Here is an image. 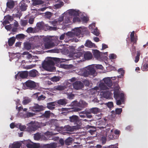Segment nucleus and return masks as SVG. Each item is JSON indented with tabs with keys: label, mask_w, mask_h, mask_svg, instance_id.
I'll return each instance as SVG.
<instances>
[{
	"label": "nucleus",
	"mask_w": 148,
	"mask_h": 148,
	"mask_svg": "<svg viewBox=\"0 0 148 148\" xmlns=\"http://www.w3.org/2000/svg\"><path fill=\"white\" fill-rule=\"evenodd\" d=\"M104 82V83H101L100 84V86L103 89H106L107 87L105 86V85L106 84L109 87H110L112 85V81L109 77L105 78L103 79Z\"/></svg>",
	"instance_id": "8"
},
{
	"label": "nucleus",
	"mask_w": 148,
	"mask_h": 148,
	"mask_svg": "<svg viewBox=\"0 0 148 148\" xmlns=\"http://www.w3.org/2000/svg\"><path fill=\"white\" fill-rule=\"evenodd\" d=\"M46 98V97L43 95H39L38 97L37 100L38 101L41 100H43Z\"/></svg>",
	"instance_id": "52"
},
{
	"label": "nucleus",
	"mask_w": 148,
	"mask_h": 148,
	"mask_svg": "<svg viewBox=\"0 0 148 148\" xmlns=\"http://www.w3.org/2000/svg\"><path fill=\"white\" fill-rule=\"evenodd\" d=\"M21 22V25L23 26H25L28 23L27 21L26 20H22Z\"/></svg>",
	"instance_id": "50"
},
{
	"label": "nucleus",
	"mask_w": 148,
	"mask_h": 148,
	"mask_svg": "<svg viewBox=\"0 0 148 148\" xmlns=\"http://www.w3.org/2000/svg\"><path fill=\"white\" fill-rule=\"evenodd\" d=\"M118 71L119 73L121 74V75H124L125 73V71H124L123 69L120 68L118 70Z\"/></svg>",
	"instance_id": "54"
},
{
	"label": "nucleus",
	"mask_w": 148,
	"mask_h": 148,
	"mask_svg": "<svg viewBox=\"0 0 148 148\" xmlns=\"http://www.w3.org/2000/svg\"><path fill=\"white\" fill-rule=\"evenodd\" d=\"M84 58L86 60H90L91 59L92 57V55L91 53L89 51L86 52L84 55Z\"/></svg>",
	"instance_id": "17"
},
{
	"label": "nucleus",
	"mask_w": 148,
	"mask_h": 148,
	"mask_svg": "<svg viewBox=\"0 0 148 148\" xmlns=\"http://www.w3.org/2000/svg\"><path fill=\"white\" fill-rule=\"evenodd\" d=\"M91 113L94 114H97L99 111V109L97 108H93L90 109Z\"/></svg>",
	"instance_id": "38"
},
{
	"label": "nucleus",
	"mask_w": 148,
	"mask_h": 148,
	"mask_svg": "<svg viewBox=\"0 0 148 148\" xmlns=\"http://www.w3.org/2000/svg\"><path fill=\"white\" fill-rule=\"evenodd\" d=\"M37 72L35 70H32L29 72V76L30 77H35L36 76Z\"/></svg>",
	"instance_id": "25"
},
{
	"label": "nucleus",
	"mask_w": 148,
	"mask_h": 148,
	"mask_svg": "<svg viewBox=\"0 0 148 148\" xmlns=\"http://www.w3.org/2000/svg\"><path fill=\"white\" fill-rule=\"evenodd\" d=\"M4 18L5 20L12 21L13 20V18L12 16L9 15H6L4 17Z\"/></svg>",
	"instance_id": "44"
},
{
	"label": "nucleus",
	"mask_w": 148,
	"mask_h": 148,
	"mask_svg": "<svg viewBox=\"0 0 148 148\" xmlns=\"http://www.w3.org/2000/svg\"><path fill=\"white\" fill-rule=\"evenodd\" d=\"M34 21V19L33 18H30L29 20V23L30 24H32L33 23Z\"/></svg>",
	"instance_id": "62"
},
{
	"label": "nucleus",
	"mask_w": 148,
	"mask_h": 148,
	"mask_svg": "<svg viewBox=\"0 0 148 148\" xmlns=\"http://www.w3.org/2000/svg\"><path fill=\"white\" fill-rule=\"evenodd\" d=\"M84 45L86 47L91 48L95 45V44L92 43L90 41L88 40L86 41Z\"/></svg>",
	"instance_id": "31"
},
{
	"label": "nucleus",
	"mask_w": 148,
	"mask_h": 148,
	"mask_svg": "<svg viewBox=\"0 0 148 148\" xmlns=\"http://www.w3.org/2000/svg\"><path fill=\"white\" fill-rule=\"evenodd\" d=\"M31 101V100L29 97H25L24 98L22 101V103L23 105H26L30 103Z\"/></svg>",
	"instance_id": "30"
},
{
	"label": "nucleus",
	"mask_w": 148,
	"mask_h": 148,
	"mask_svg": "<svg viewBox=\"0 0 148 148\" xmlns=\"http://www.w3.org/2000/svg\"><path fill=\"white\" fill-rule=\"evenodd\" d=\"M71 106L73 107L77 106L82 108H84L87 105V103L84 101L82 100H80L79 102L77 101H74L71 103Z\"/></svg>",
	"instance_id": "7"
},
{
	"label": "nucleus",
	"mask_w": 148,
	"mask_h": 148,
	"mask_svg": "<svg viewBox=\"0 0 148 148\" xmlns=\"http://www.w3.org/2000/svg\"><path fill=\"white\" fill-rule=\"evenodd\" d=\"M19 5L20 9L22 11H25L26 10L27 5L25 3V1L24 0H22L20 2Z\"/></svg>",
	"instance_id": "16"
},
{
	"label": "nucleus",
	"mask_w": 148,
	"mask_h": 148,
	"mask_svg": "<svg viewBox=\"0 0 148 148\" xmlns=\"http://www.w3.org/2000/svg\"><path fill=\"white\" fill-rule=\"evenodd\" d=\"M45 148H56V146L54 143H51L50 144L46 145L45 146Z\"/></svg>",
	"instance_id": "37"
},
{
	"label": "nucleus",
	"mask_w": 148,
	"mask_h": 148,
	"mask_svg": "<svg viewBox=\"0 0 148 148\" xmlns=\"http://www.w3.org/2000/svg\"><path fill=\"white\" fill-rule=\"evenodd\" d=\"M94 57L97 60L100 59L101 58V53L98 50H95L93 52Z\"/></svg>",
	"instance_id": "20"
},
{
	"label": "nucleus",
	"mask_w": 148,
	"mask_h": 148,
	"mask_svg": "<svg viewBox=\"0 0 148 148\" xmlns=\"http://www.w3.org/2000/svg\"><path fill=\"white\" fill-rule=\"evenodd\" d=\"M28 75V72L27 71H19L15 75V78L18 79L20 77L22 78H27Z\"/></svg>",
	"instance_id": "9"
},
{
	"label": "nucleus",
	"mask_w": 148,
	"mask_h": 148,
	"mask_svg": "<svg viewBox=\"0 0 148 148\" xmlns=\"http://www.w3.org/2000/svg\"><path fill=\"white\" fill-rule=\"evenodd\" d=\"M40 94V92H37L33 95V96L36 98H38L39 95Z\"/></svg>",
	"instance_id": "61"
},
{
	"label": "nucleus",
	"mask_w": 148,
	"mask_h": 148,
	"mask_svg": "<svg viewBox=\"0 0 148 148\" xmlns=\"http://www.w3.org/2000/svg\"><path fill=\"white\" fill-rule=\"evenodd\" d=\"M16 38L14 37H12L10 38L8 40V44L10 46H12L14 43Z\"/></svg>",
	"instance_id": "24"
},
{
	"label": "nucleus",
	"mask_w": 148,
	"mask_h": 148,
	"mask_svg": "<svg viewBox=\"0 0 148 148\" xmlns=\"http://www.w3.org/2000/svg\"><path fill=\"white\" fill-rule=\"evenodd\" d=\"M73 21L74 22H80V20L79 18L76 16L73 18Z\"/></svg>",
	"instance_id": "56"
},
{
	"label": "nucleus",
	"mask_w": 148,
	"mask_h": 148,
	"mask_svg": "<svg viewBox=\"0 0 148 148\" xmlns=\"http://www.w3.org/2000/svg\"><path fill=\"white\" fill-rule=\"evenodd\" d=\"M5 28L8 30H10L12 28L11 25L10 24L8 25H5Z\"/></svg>",
	"instance_id": "59"
},
{
	"label": "nucleus",
	"mask_w": 148,
	"mask_h": 148,
	"mask_svg": "<svg viewBox=\"0 0 148 148\" xmlns=\"http://www.w3.org/2000/svg\"><path fill=\"white\" fill-rule=\"evenodd\" d=\"M54 89L56 90H61L64 89V86H63L58 85L54 86L53 88Z\"/></svg>",
	"instance_id": "36"
},
{
	"label": "nucleus",
	"mask_w": 148,
	"mask_h": 148,
	"mask_svg": "<svg viewBox=\"0 0 148 148\" xmlns=\"http://www.w3.org/2000/svg\"><path fill=\"white\" fill-rule=\"evenodd\" d=\"M56 102H51L48 103H47V108L51 110H52L54 109L56 106Z\"/></svg>",
	"instance_id": "18"
},
{
	"label": "nucleus",
	"mask_w": 148,
	"mask_h": 148,
	"mask_svg": "<svg viewBox=\"0 0 148 148\" xmlns=\"http://www.w3.org/2000/svg\"><path fill=\"white\" fill-rule=\"evenodd\" d=\"M21 145L20 143H17L13 144L12 148H20Z\"/></svg>",
	"instance_id": "49"
},
{
	"label": "nucleus",
	"mask_w": 148,
	"mask_h": 148,
	"mask_svg": "<svg viewBox=\"0 0 148 148\" xmlns=\"http://www.w3.org/2000/svg\"><path fill=\"white\" fill-rule=\"evenodd\" d=\"M73 85L74 88L76 90L81 89L84 87L83 84L80 81H77L73 83Z\"/></svg>",
	"instance_id": "13"
},
{
	"label": "nucleus",
	"mask_w": 148,
	"mask_h": 148,
	"mask_svg": "<svg viewBox=\"0 0 148 148\" xmlns=\"http://www.w3.org/2000/svg\"><path fill=\"white\" fill-rule=\"evenodd\" d=\"M45 107L43 106H40L38 104H35L31 108L32 110L35 112H38L45 110Z\"/></svg>",
	"instance_id": "10"
},
{
	"label": "nucleus",
	"mask_w": 148,
	"mask_h": 148,
	"mask_svg": "<svg viewBox=\"0 0 148 148\" xmlns=\"http://www.w3.org/2000/svg\"><path fill=\"white\" fill-rule=\"evenodd\" d=\"M33 5L34 6L42 4L44 3V1L41 0H33Z\"/></svg>",
	"instance_id": "28"
},
{
	"label": "nucleus",
	"mask_w": 148,
	"mask_h": 148,
	"mask_svg": "<svg viewBox=\"0 0 148 148\" xmlns=\"http://www.w3.org/2000/svg\"><path fill=\"white\" fill-rule=\"evenodd\" d=\"M36 25L37 29H38V31L41 29L45 30H52L53 28H54L53 27L48 25L47 24H45V23L42 22L38 23Z\"/></svg>",
	"instance_id": "5"
},
{
	"label": "nucleus",
	"mask_w": 148,
	"mask_h": 148,
	"mask_svg": "<svg viewBox=\"0 0 148 148\" xmlns=\"http://www.w3.org/2000/svg\"><path fill=\"white\" fill-rule=\"evenodd\" d=\"M114 97L116 100V104L118 105L121 104V102L124 101V95L123 93L120 92L119 89H115L114 92Z\"/></svg>",
	"instance_id": "2"
},
{
	"label": "nucleus",
	"mask_w": 148,
	"mask_h": 148,
	"mask_svg": "<svg viewBox=\"0 0 148 148\" xmlns=\"http://www.w3.org/2000/svg\"><path fill=\"white\" fill-rule=\"evenodd\" d=\"M72 141V138L71 137H69L65 140V143L66 145H69L71 144Z\"/></svg>",
	"instance_id": "33"
},
{
	"label": "nucleus",
	"mask_w": 148,
	"mask_h": 148,
	"mask_svg": "<svg viewBox=\"0 0 148 148\" xmlns=\"http://www.w3.org/2000/svg\"><path fill=\"white\" fill-rule=\"evenodd\" d=\"M40 135L39 133H36L34 134V138L35 140H39L40 139Z\"/></svg>",
	"instance_id": "47"
},
{
	"label": "nucleus",
	"mask_w": 148,
	"mask_h": 148,
	"mask_svg": "<svg viewBox=\"0 0 148 148\" xmlns=\"http://www.w3.org/2000/svg\"><path fill=\"white\" fill-rule=\"evenodd\" d=\"M63 59L56 58H51V59L44 61L42 63V66L45 70L51 71L53 70V66L55 63H60L62 62Z\"/></svg>",
	"instance_id": "1"
},
{
	"label": "nucleus",
	"mask_w": 148,
	"mask_h": 148,
	"mask_svg": "<svg viewBox=\"0 0 148 148\" xmlns=\"http://www.w3.org/2000/svg\"><path fill=\"white\" fill-rule=\"evenodd\" d=\"M75 56L77 58H80V57L82 56L83 54L82 52L78 51L75 53Z\"/></svg>",
	"instance_id": "43"
},
{
	"label": "nucleus",
	"mask_w": 148,
	"mask_h": 148,
	"mask_svg": "<svg viewBox=\"0 0 148 148\" xmlns=\"http://www.w3.org/2000/svg\"><path fill=\"white\" fill-rule=\"evenodd\" d=\"M130 38L131 42L133 43V44L136 45L137 44V42L138 40L137 36L135 35V37Z\"/></svg>",
	"instance_id": "35"
},
{
	"label": "nucleus",
	"mask_w": 148,
	"mask_h": 148,
	"mask_svg": "<svg viewBox=\"0 0 148 148\" xmlns=\"http://www.w3.org/2000/svg\"><path fill=\"white\" fill-rule=\"evenodd\" d=\"M23 88L24 89H28L30 90L35 89L36 88V83L33 81L28 80L23 84Z\"/></svg>",
	"instance_id": "4"
},
{
	"label": "nucleus",
	"mask_w": 148,
	"mask_h": 148,
	"mask_svg": "<svg viewBox=\"0 0 148 148\" xmlns=\"http://www.w3.org/2000/svg\"><path fill=\"white\" fill-rule=\"evenodd\" d=\"M107 136V134L106 133V134H103L101 138V140L102 141L103 144H104L106 142V137Z\"/></svg>",
	"instance_id": "39"
},
{
	"label": "nucleus",
	"mask_w": 148,
	"mask_h": 148,
	"mask_svg": "<svg viewBox=\"0 0 148 148\" xmlns=\"http://www.w3.org/2000/svg\"><path fill=\"white\" fill-rule=\"evenodd\" d=\"M64 4L63 2H60L58 3H57L55 5V7L56 8H61Z\"/></svg>",
	"instance_id": "46"
},
{
	"label": "nucleus",
	"mask_w": 148,
	"mask_h": 148,
	"mask_svg": "<svg viewBox=\"0 0 148 148\" xmlns=\"http://www.w3.org/2000/svg\"><path fill=\"white\" fill-rule=\"evenodd\" d=\"M58 104L62 106H65L67 103V100L65 99H61L57 101Z\"/></svg>",
	"instance_id": "21"
},
{
	"label": "nucleus",
	"mask_w": 148,
	"mask_h": 148,
	"mask_svg": "<svg viewBox=\"0 0 148 148\" xmlns=\"http://www.w3.org/2000/svg\"><path fill=\"white\" fill-rule=\"evenodd\" d=\"M61 77L60 76H54L51 77L50 80L53 82H57L59 81L61 79Z\"/></svg>",
	"instance_id": "32"
},
{
	"label": "nucleus",
	"mask_w": 148,
	"mask_h": 148,
	"mask_svg": "<svg viewBox=\"0 0 148 148\" xmlns=\"http://www.w3.org/2000/svg\"><path fill=\"white\" fill-rule=\"evenodd\" d=\"M69 13L71 15L75 16L78 15V13L73 9H71L69 11Z\"/></svg>",
	"instance_id": "41"
},
{
	"label": "nucleus",
	"mask_w": 148,
	"mask_h": 148,
	"mask_svg": "<svg viewBox=\"0 0 148 148\" xmlns=\"http://www.w3.org/2000/svg\"><path fill=\"white\" fill-rule=\"evenodd\" d=\"M116 56L114 54H112L109 56V57L110 59H114L115 58Z\"/></svg>",
	"instance_id": "64"
},
{
	"label": "nucleus",
	"mask_w": 148,
	"mask_h": 148,
	"mask_svg": "<svg viewBox=\"0 0 148 148\" xmlns=\"http://www.w3.org/2000/svg\"><path fill=\"white\" fill-rule=\"evenodd\" d=\"M64 129L66 131L70 132H72L74 131V130H76L78 129L76 128H75V127H74V126L73 127H71L69 125L65 126Z\"/></svg>",
	"instance_id": "19"
},
{
	"label": "nucleus",
	"mask_w": 148,
	"mask_h": 148,
	"mask_svg": "<svg viewBox=\"0 0 148 148\" xmlns=\"http://www.w3.org/2000/svg\"><path fill=\"white\" fill-rule=\"evenodd\" d=\"M87 127L88 128H91L88 130V132L90 133L92 135H93L94 134H95L96 132V129L95 127L90 125H87Z\"/></svg>",
	"instance_id": "22"
},
{
	"label": "nucleus",
	"mask_w": 148,
	"mask_h": 148,
	"mask_svg": "<svg viewBox=\"0 0 148 148\" xmlns=\"http://www.w3.org/2000/svg\"><path fill=\"white\" fill-rule=\"evenodd\" d=\"M25 35L23 34H19L16 36V37L17 39H23L25 38Z\"/></svg>",
	"instance_id": "45"
},
{
	"label": "nucleus",
	"mask_w": 148,
	"mask_h": 148,
	"mask_svg": "<svg viewBox=\"0 0 148 148\" xmlns=\"http://www.w3.org/2000/svg\"><path fill=\"white\" fill-rule=\"evenodd\" d=\"M45 40L47 41V42L45 43V47L46 48L50 49L54 46V43L51 41L49 39L46 38Z\"/></svg>",
	"instance_id": "14"
},
{
	"label": "nucleus",
	"mask_w": 148,
	"mask_h": 148,
	"mask_svg": "<svg viewBox=\"0 0 148 148\" xmlns=\"http://www.w3.org/2000/svg\"><path fill=\"white\" fill-rule=\"evenodd\" d=\"M7 6L10 9L13 8L14 5V2L13 1H8L6 3Z\"/></svg>",
	"instance_id": "29"
},
{
	"label": "nucleus",
	"mask_w": 148,
	"mask_h": 148,
	"mask_svg": "<svg viewBox=\"0 0 148 148\" xmlns=\"http://www.w3.org/2000/svg\"><path fill=\"white\" fill-rule=\"evenodd\" d=\"M45 139H46L47 140H50L51 139H52V136L50 135H49L48 136L46 135V136L45 137Z\"/></svg>",
	"instance_id": "60"
},
{
	"label": "nucleus",
	"mask_w": 148,
	"mask_h": 148,
	"mask_svg": "<svg viewBox=\"0 0 148 148\" xmlns=\"http://www.w3.org/2000/svg\"><path fill=\"white\" fill-rule=\"evenodd\" d=\"M106 105L110 109H111L112 108H113L114 107L113 103L112 102H108L106 103Z\"/></svg>",
	"instance_id": "40"
},
{
	"label": "nucleus",
	"mask_w": 148,
	"mask_h": 148,
	"mask_svg": "<svg viewBox=\"0 0 148 148\" xmlns=\"http://www.w3.org/2000/svg\"><path fill=\"white\" fill-rule=\"evenodd\" d=\"M69 120L71 123H73L75 125L74 127L77 129L81 128L82 124L81 121L79 117L76 115H73L69 117Z\"/></svg>",
	"instance_id": "3"
},
{
	"label": "nucleus",
	"mask_w": 148,
	"mask_h": 148,
	"mask_svg": "<svg viewBox=\"0 0 148 148\" xmlns=\"http://www.w3.org/2000/svg\"><path fill=\"white\" fill-rule=\"evenodd\" d=\"M131 51L133 53H134L136 51V47L134 46V45H132V47Z\"/></svg>",
	"instance_id": "63"
},
{
	"label": "nucleus",
	"mask_w": 148,
	"mask_h": 148,
	"mask_svg": "<svg viewBox=\"0 0 148 148\" xmlns=\"http://www.w3.org/2000/svg\"><path fill=\"white\" fill-rule=\"evenodd\" d=\"M96 71L95 68L92 66H89L88 67L87 70L84 72V76L87 77L88 75H92L93 76H95Z\"/></svg>",
	"instance_id": "6"
},
{
	"label": "nucleus",
	"mask_w": 148,
	"mask_h": 148,
	"mask_svg": "<svg viewBox=\"0 0 148 148\" xmlns=\"http://www.w3.org/2000/svg\"><path fill=\"white\" fill-rule=\"evenodd\" d=\"M81 32V30L78 27H77L75 29L74 33L68 32L66 34L70 37L74 36L75 35L77 36H78L80 35Z\"/></svg>",
	"instance_id": "12"
},
{
	"label": "nucleus",
	"mask_w": 148,
	"mask_h": 148,
	"mask_svg": "<svg viewBox=\"0 0 148 148\" xmlns=\"http://www.w3.org/2000/svg\"><path fill=\"white\" fill-rule=\"evenodd\" d=\"M35 115V114L30 112H27L26 114V116L27 118L33 116Z\"/></svg>",
	"instance_id": "53"
},
{
	"label": "nucleus",
	"mask_w": 148,
	"mask_h": 148,
	"mask_svg": "<svg viewBox=\"0 0 148 148\" xmlns=\"http://www.w3.org/2000/svg\"><path fill=\"white\" fill-rule=\"evenodd\" d=\"M122 110L121 108H117L115 110V111L114 110H112L111 111L112 114H120L122 112Z\"/></svg>",
	"instance_id": "23"
},
{
	"label": "nucleus",
	"mask_w": 148,
	"mask_h": 148,
	"mask_svg": "<svg viewBox=\"0 0 148 148\" xmlns=\"http://www.w3.org/2000/svg\"><path fill=\"white\" fill-rule=\"evenodd\" d=\"M103 97L106 98H108L110 97V93L108 92H106L103 93Z\"/></svg>",
	"instance_id": "48"
},
{
	"label": "nucleus",
	"mask_w": 148,
	"mask_h": 148,
	"mask_svg": "<svg viewBox=\"0 0 148 148\" xmlns=\"http://www.w3.org/2000/svg\"><path fill=\"white\" fill-rule=\"evenodd\" d=\"M19 128L21 131H23L26 128V126L24 125H19Z\"/></svg>",
	"instance_id": "58"
},
{
	"label": "nucleus",
	"mask_w": 148,
	"mask_h": 148,
	"mask_svg": "<svg viewBox=\"0 0 148 148\" xmlns=\"http://www.w3.org/2000/svg\"><path fill=\"white\" fill-rule=\"evenodd\" d=\"M141 70L143 71H148V62H144L141 67Z\"/></svg>",
	"instance_id": "27"
},
{
	"label": "nucleus",
	"mask_w": 148,
	"mask_h": 148,
	"mask_svg": "<svg viewBox=\"0 0 148 148\" xmlns=\"http://www.w3.org/2000/svg\"><path fill=\"white\" fill-rule=\"evenodd\" d=\"M24 48L25 49L29 50L31 48V44L29 42H26L24 43Z\"/></svg>",
	"instance_id": "26"
},
{
	"label": "nucleus",
	"mask_w": 148,
	"mask_h": 148,
	"mask_svg": "<svg viewBox=\"0 0 148 148\" xmlns=\"http://www.w3.org/2000/svg\"><path fill=\"white\" fill-rule=\"evenodd\" d=\"M29 126L27 128L28 131L31 132L33 131H35L38 128V126L36 125L33 121H31L28 124Z\"/></svg>",
	"instance_id": "11"
},
{
	"label": "nucleus",
	"mask_w": 148,
	"mask_h": 148,
	"mask_svg": "<svg viewBox=\"0 0 148 148\" xmlns=\"http://www.w3.org/2000/svg\"><path fill=\"white\" fill-rule=\"evenodd\" d=\"M26 32L29 33H33L34 32L33 28L30 27H28L26 30Z\"/></svg>",
	"instance_id": "51"
},
{
	"label": "nucleus",
	"mask_w": 148,
	"mask_h": 148,
	"mask_svg": "<svg viewBox=\"0 0 148 148\" xmlns=\"http://www.w3.org/2000/svg\"><path fill=\"white\" fill-rule=\"evenodd\" d=\"M74 97V95L73 94L71 93L69 94L67 98L70 99H73Z\"/></svg>",
	"instance_id": "57"
},
{
	"label": "nucleus",
	"mask_w": 148,
	"mask_h": 148,
	"mask_svg": "<svg viewBox=\"0 0 148 148\" xmlns=\"http://www.w3.org/2000/svg\"><path fill=\"white\" fill-rule=\"evenodd\" d=\"M83 112L86 115L88 114H90L92 113L91 111H90V109L83 111Z\"/></svg>",
	"instance_id": "55"
},
{
	"label": "nucleus",
	"mask_w": 148,
	"mask_h": 148,
	"mask_svg": "<svg viewBox=\"0 0 148 148\" xmlns=\"http://www.w3.org/2000/svg\"><path fill=\"white\" fill-rule=\"evenodd\" d=\"M89 28L90 29H91V32L95 35L98 36L99 34V31L97 29V27H95V25H90Z\"/></svg>",
	"instance_id": "15"
},
{
	"label": "nucleus",
	"mask_w": 148,
	"mask_h": 148,
	"mask_svg": "<svg viewBox=\"0 0 148 148\" xmlns=\"http://www.w3.org/2000/svg\"><path fill=\"white\" fill-rule=\"evenodd\" d=\"M50 111H45L44 113L42 115V117L43 118H49L50 116Z\"/></svg>",
	"instance_id": "34"
},
{
	"label": "nucleus",
	"mask_w": 148,
	"mask_h": 148,
	"mask_svg": "<svg viewBox=\"0 0 148 148\" xmlns=\"http://www.w3.org/2000/svg\"><path fill=\"white\" fill-rule=\"evenodd\" d=\"M69 111L72 112H77L80 111L81 110V109L78 108H72L71 109L69 108Z\"/></svg>",
	"instance_id": "42"
}]
</instances>
